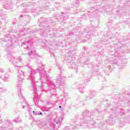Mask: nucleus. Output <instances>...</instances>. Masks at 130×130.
<instances>
[{
	"label": "nucleus",
	"mask_w": 130,
	"mask_h": 130,
	"mask_svg": "<svg viewBox=\"0 0 130 130\" xmlns=\"http://www.w3.org/2000/svg\"><path fill=\"white\" fill-rule=\"evenodd\" d=\"M95 113V111H91V112L88 110L84 111L82 113L83 117L80 118L79 123L74 119L71 120V126L72 128L73 129H79L82 126L83 128L92 127L96 124V122L94 121L93 118H92V115H94Z\"/></svg>",
	"instance_id": "f03ea898"
},
{
	"label": "nucleus",
	"mask_w": 130,
	"mask_h": 130,
	"mask_svg": "<svg viewBox=\"0 0 130 130\" xmlns=\"http://www.w3.org/2000/svg\"><path fill=\"white\" fill-rule=\"evenodd\" d=\"M9 46H8V48H9V49H12L13 48L12 45V42L9 41Z\"/></svg>",
	"instance_id": "b1692460"
},
{
	"label": "nucleus",
	"mask_w": 130,
	"mask_h": 130,
	"mask_svg": "<svg viewBox=\"0 0 130 130\" xmlns=\"http://www.w3.org/2000/svg\"><path fill=\"white\" fill-rule=\"evenodd\" d=\"M60 104H61V105H66V102H65V101H63V100H62L60 101Z\"/></svg>",
	"instance_id": "a878e982"
},
{
	"label": "nucleus",
	"mask_w": 130,
	"mask_h": 130,
	"mask_svg": "<svg viewBox=\"0 0 130 130\" xmlns=\"http://www.w3.org/2000/svg\"><path fill=\"white\" fill-rule=\"evenodd\" d=\"M9 72H10V73H11V71H10Z\"/></svg>",
	"instance_id": "a18cd8bd"
},
{
	"label": "nucleus",
	"mask_w": 130,
	"mask_h": 130,
	"mask_svg": "<svg viewBox=\"0 0 130 130\" xmlns=\"http://www.w3.org/2000/svg\"><path fill=\"white\" fill-rule=\"evenodd\" d=\"M27 111H29L30 112V111H31V110H32V108H31V107L30 106L27 105Z\"/></svg>",
	"instance_id": "393cba45"
},
{
	"label": "nucleus",
	"mask_w": 130,
	"mask_h": 130,
	"mask_svg": "<svg viewBox=\"0 0 130 130\" xmlns=\"http://www.w3.org/2000/svg\"><path fill=\"white\" fill-rule=\"evenodd\" d=\"M76 31H77V30H76V29H73V30H71L69 32V36H73V35H74L75 33H76Z\"/></svg>",
	"instance_id": "412c9836"
},
{
	"label": "nucleus",
	"mask_w": 130,
	"mask_h": 130,
	"mask_svg": "<svg viewBox=\"0 0 130 130\" xmlns=\"http://www.w3.org/2000/svg\"><path fill=\"white\" fill-rule=\"evenodd\" d=\"M56 67H57L58 70H60V71H62V67L60 66V64H59V63L56 64Z\"/></svg>",
	"instance_id": "5701e85b"
},
{
	"label": "nucleus",
	"mask_w": 130,
	"mask_h": 130,
	"mask_svg": "<svg viewBox=\"0 0 130 130\" xmlns=\"http://www.w3.org/2000/svg\"><path fill=\"white\" fill-rule=\"evenodd\" d=\"M84 49H85V50H87V49H86L85 48H84Z\"/></svg>",
	"instance_id": "a19ab883"
},
{
	"label": "nucleus",
	"mask_w": 130,
	"mask_h": 130,
	"mask_svg": "<svg viewBox=\"0 0 130 130\" xmlns=\"http://www.w3.org/2000/svg\"><path fill=\"white\" fill-rule=\"evenodd\" d=\"M83 83H87V80H86V79L83 80Z\"/></svg>",
	"instance_id": "c9c22d12"
},
{
	"label": "nucleus",
	"mask_w": 130,
	"mask_h": 130,
	"mask_svg": "<svg viewBox=\"0 0 130 130\" xmlns=\"http://www.w3.org/2000/svg\"><path fill=\"white\" fill-rule=\"evenodd\" d=\"M25 46H24V48H27L28 50V54L26 55L29 57H38V54L36 53V51L32 45V42L30 40H25L24 43H22Z\"/></svg>",
	"instance_id": "39448f33"
},
{
	"label": "nucleus",
	"mask_w": 130,
	"mask_h": 130,
	"mask_svg": "<svg viewBox=\"0 0 130 130\" xmlns=\"http://www.w3.org/2000/svg\"><path fill=\"white\" fill-rule=\"evenodd\" d=\"M83 42H86V41H83Z\"/></svg>",
	"instance_id": "37998d69"
},
{
	"label": "nucleus",
	"mask_w": 130,
	"mask_h": 130,
	"mask_svg": "<svg viewBox=\"0 0 130 130\" xmlns=\"http://www.w3.org/2000/svg\"><path fill=\"white\" fill-rule=\"evenodd\" d=\"M49 37H50V35H49Z\"/></svg>",
	"instance_id": "de8ad7c7"
},
{
	"label": "nucleus",
	"mask_w": 130,
	"mask_h": 130,
	"mask_svg": "<svg viewBox=\"0 0 130 130\" xmlns=\"http://www.w3.org/2000/svg\"><path fill=\"white\" fill-rule=\"evenodd\" d=\"M56 102H58V101H56Z\"/></svg>",
	"instance_id": "c03bdc74"
},
{
	"label": "nucleus",
	"mask_w": 130,
	"mask_h": 130,
	"mask_svg": "<svg viewBox=\"0 0 130 130\" xmlns=\"http://www.w3.org/2000/svg\"><path fill=\"white\" fill-rule=\"evenodd\" d=\"M18 61H22V58L21 57H19L18 58H15V57H12L10 59V62L13 63V64L15 65V67L17 68H22V66H18L16 65V64Z\"/></svg>",
	"instance_id": "0eeeda50"
},
{
	"label": "nucleus",
	"mask_w": 130,
	"mask_h": 130,
	"mask_svg": "<svg viewBox=\"0 0 130 130\" xmlns=\"http://www.w3.org/2000/svg\"><path fill=\"white\" fill-rule=\"evenodd\" d=\"M43 111H46L47 112H48V111L50 110V108L45 106L43 107Z\"/></svg>",
	"instance_id": "aec40b11"
},
{
	"label": "nucleus",
	"mask_w": 130,
	"mask_h": 130,
	"mask_svg": "<svg viewBox=\"0 0 130 130\" xmlns=\"http://www.w3.org/2000/svg\"><path fill=\"white\" fill-rule=\"evenodd\" d=\"M15 113H16V114L20 113V111H17V112L15 111Z\"/></svg>",
	"instance_id": "72a5a7b5"
},
{
	"label": "nucleus",
	"mask_w": 130,
	"mask_h": 130,
	"mask_svg": "<svg viewBox=\"0 0 130 130\" xmlns=\"http://www.w3.org/2000/svg\"><path fill=\"white\" fill-rule=\"evenodd\" d=\"M4 9H6V10H12V8L10 4H9L8 3L6 4L5 5H4Z\"/></svg>",
	"instance_id": "f8f14e48"
},
{
	"label": "nucleus",
	"mask_w": 130,
	"mask_h": 130,
	"mask_svg": "<svg viewBox=\"0 0 130 130\" xmlns=\"http://www.w3.org/2000/svg\"><path fill=\"white\" fill-rule=\"evenodd\" d=\"M10 39H11V36L10 35H7L5 36V41H10Z\"/></svg>",
	"instance_id": "4be33fe9"
},
{
	"label": "nucleus",
	"mask_w": 130,
	"mask_h": 130,
	"mask_svg": "<svg viewBox=\"0 0 130 130\" xmlns=\"http://www.w3.org/2000/svg\"><path fill=\"white\" fill-rule=\"evenodd\" d=\"M44 9V8L43 7H38L37 8L36 11L37 13H38V12H42V11H43Z\"/></svg>",
	"instance_id": "a211bd4d"
},
{
	"label": "nucleus",
	"mask_w": 130,
	"mask_h": 130,
	"mask_svg": "<svg viewBox=\"0 0 130 130\" xmlns=\"http://www.w3.org/2000/svg\"><path fill=\"white\" fill-rule=\"evenodd\" d=\"M49 128L50 130H55V124L52 122H51L49 124Z\"/></svg>",
	"instance_id": "ddd939ff"
},
{
	"label": "nucleus",
	"mask_w": 130,
	"mask_h": 130,
	"mask_svg": "<svg viewBox=\"0 0 130 130\" xmlns=\"http://www.w3.org/2000/svg\"><path fill=\"white\" fill-rule=\"evenodd\" d=\"M119 62V58L117 57L112 63V64H118Z\"/></svg>",
	"instance_id": "f3484780"
},
{
	"label": "nucleus",
	"mask_w": 130,
	"mask_h": 130,
	"mask_svg": "<svg viewBox=\"0 0 130 130\" xmlns=\"http://www.w3.org/2000/svg\"><path fill=\"white\" fill-rule=\"evenodd\" d=\"M61 14H63V12H61Z\"/></svg>",
	"instance_id": "79ce46f5"
},
{
	"label": "nucleus",
	"mask_w": 130,
	"mask_h": 130,
	"mask_svg": "<svg viewBox=\"0 0 130 130\" xmlns=\"http://www.w3.org/2000/svg\"><path fill=\"white\" fill-rule=\"evenodd\" d=\"M6 90L4 89L3 88H0V93H3L4 92H6Z\"/></svg>",
	"instance_id": "cd10ccee"
},
{
	"label": "nucleus",
	"mask_w": 130,
	"mask_h": 130,
	"mask_svg": "<svg viewBox=\"0 0 130 130\" xmlns=\"http://www.w3.org/2000/svg\"><path fill=\"white\" fill-rule=\"evenodd\" d=\"M3 123V120L0 119V123Z\"/></svg>",
	"instance_id": "e433bc0d"
},
{
	"label": "nucleus",
	"mask_w": 130,
	"mask_h": 130,
	"mask_svg": "<svg viewBox=\"0 0 130 130\" xmlns=\"http://www.w3.org/2000/svg\"><path fill=\"white\" fill-rule=\"evenodd\" d=\"M0 72L4 73V70H3V69H0Z\"/></svg>",
	"instance_id": "2f4dec72"
},
{
	"label": "nucleus",
	"mask_w": 130,
	"mask_h": 130,
	"mask_svg": "<svg viewBox=\"0 0 130 130\" xmlns=\"http://www.w3.org/2000/svg\"><path fill=\"white\" fill-rule=\"evenodd\" d=\"M39 22L40 23V26L43 27L41 29H36L34 32H40V34L42 35L43 37H47L48 36V32H49V25H48V21L47 18H41L39 20Z\"/></svg>",
	"instance_id": "20e7f679"
},
{
	"label": "nucleus",
	"mask_w": 130,
	"mask_h": 130,
	"mask_svg": "<svg viewBox=\"0 0 130 130\" xmlns=\"http://www.w3.org/2000/svg\"><path fill=\"white\" fill-rule=\"evenodd\" d=\"M62 107L61 106H59V108H61Z\"/></svg>",
	"instance_id": "58836bf2"
},
{
	"label": "nucleus",
	"mask_w": 130,
	"mask_h": 130,
	"mask_svg": "<svg viewBox=\"0 0 130 130\" xmlns=\"http://www.w3.org/2000/svg\"><path fill=\"white\" fill-rule=\"evenodd\" d=\"M32 113L34 115H41V116H43V113L41 112L33 111Z\"/></svg>",
	"instance_id": "2eb2a0df"
},
{
	"label": "nucleus",
	"mask_w": 130,
	"mask_h": 130,
	"mask_svg": "<svg viewBox=\"0 0 130 130\" xmlns=\"http://www.w3.org/2000/svg\"><path fill=\"white\" fill-rule=\"evenodd\" d=\"M7 55H11V54H10V52H7Z\"/></svg>",
	"instance_id": "473e14b6"
},
{
	"label": "nucleus",
	"mask_w": 130,
	"mask_h": 130,
	"mask_svg": "<svg viewBox=\"0 0 130 130\" xmlns=\"http://www.w3.org/2000/svg\"><path fill=\"white\" fill-rule=\"evenodd\" d=\"M13 121H14V122H15L16 123H20V122L22 121V120L20 119L19 117H17V118H15Z\"/></svg>",
	"instance_id": "dca6fc26"
},
{
	"label": "nucleus",
	"mask_w": 130,
	"mask_h": 130,
	"mask_svg": "<svg viewBox=\"0 0 130 130\" xmlns=\"http://www.w3.org/2000/svg\"><path fill=\"white\" fill-rule=\"evenodd\" d=\"M12 124V122L11 121H10L9 120H7V121L6 122V123H5V124H4V126L3 127V128L1 130H5L6 129V127H7L8 124Z\"/></svg>",
	"instance_id": "4468645a"
},
{
	"label": "nucleus",
	"mask_w": 130,
	"mask_h": 130,
	"mask_svg": "<svg viewBox=\"0 0 130 130\" xmlns=\"http://www.w3.org/2000/svg\"><path fill=\"white\" fill-rule=\"evenodd\" d=\"M99 126L100 128H101L102 129H103V125L102 124H99Z\"/></svg>",
	"instance_id": "c85d7f7f"
},
{
	"label": "nucleus",
	"mask_w": 130,
	"mask_h": 130,
	"mask_svg": "<svg viewBox=\"0 0 130 130\" xmlns=\"http://www.w3.org/2000/svg\"><path fill=\"white\" fill-rule=\"evenodd\" d=\"M75 3L76 4V5H79V2L77 1H76Z\"/></svg>",
	"instance_id": "7c9ffc66"
},
{
	"label": "nucleus",
	"mask_w": 130,
	"mask_h": 130,
	"mask_svg": "<svg viewBox=\"0 0 130 130\" xmlns=\"http://www.w3.org/2000/svg\"><path fill=\"white\" fill-rule=\"evenodd\" d=\"M51 116V115L48 114V115L47 116V117L48 119H51V118H50Z\"/></svg>",
	"instance_id": "c756f323"
},
{
	"label": "nucleus",
	"mask_w": 130,
	"mask_h": 130,
	"mask_svg": "<svg viewBox=\"0 0 130 130\" xmlns=\"http://www.w3.org/2000/svg\"><path fill=\"white\" fill-rule=\"evenodd\" d=\"M104 115V111H102L101 113H98L96 115V119L100 120L103 118Z\"/></svg>",
	"instance_id": "9d476101"
},
{
	"label": "nucleus",
	"mask_w": 130,
	"mask_h": 130,
	"mask_svg": "<svg viewBox=\"0 0 130 130\" xmlns=\"http://www.w3.org/2000/svg\"><path fill=\"white\" fill-rule=\"evenodd\" d=\"M95 96H96V92L94 90H90L89 95L86 97V100H90V99H92Z\"/></svg>",
	"instance_id": "1a4fd4ad"
},
{
	"label": "nucleus",
	"mask_w": 130,
	"mask_h": 130,
	"mask_svg": "<svg viewBox=\"0 0 130 130\" xmlns=\"http://www.w3.org/2000/svg\"><path fill=\"white\" fill-rule=\"evenodd\" d=\"M1 24H2V22L0 21V25H1Z\"/></svg>",
	"instance_id": "ea45409f"
},
{
	"label": "nucleus",
	"mask_w": 130,
	"mask_h": 130,
	"mask_svg": "<svg viewBox=\"0 0 130 130\" xmlns=\"http://www.w3.org/2000/svg\"><path fill=\"white\" fill-rule=\"evenodd\" d=\"M63 130H71V129L70 128V127L66 126L63 128Z\"/></svg>",
	"instance_id": "bb28decb"
},
{
	"label": "nucleus",
	"mask_w": 130,
	"mask_h": 130,
	"mask_svg": "<svg viewBox=\"0 0 130 130\" xmlns=\"http://www.w3.org/2000/svg\"><path fill=\"white\" fill-rule=\"evenodd\" d=\"M117 112H120V110H118L115 113H112V114H111V116L109 117V121H112L113 118H114V117H116L117 115H119V114H120V113H117Z\"/></svg>",
	"instance_id": "6e6552de"
},
{
	"label": "nucleus",
	"mask_w": 130,
	"mask_h": 130,
	"mask_svg": "<svg viewBox=\"0 0 130 130\" xmlns=\"http://www.w3.org/2000/svg\"><path fill=\"white\" fill-rule=\"evenodd\" d=\"M27 30H29V28H24V31H27Z\"/></svg>",
	"instance_id": "f704fd0d"
},
{
	"label": "nucleus",
	"mask_w": 130,
	"mask_h": 130,
	"mask_svg": "<svg viewBox=\"0 0 130 130\" xmlns=\"http://www.w3.org/2000/svg\"><path fill=\"white\" fill-rule=\"evenodd\" d=\"M65 78V77H61V76H57L56 80V85H59L60 86H64V82H63V80H64Z\"/></svg>",
	"instance_id": "423d86ee"
},
{
	"label": "nucleus",
	"mask_w": 130,
	"mask_h": 130,
	"mask_svg": "<svg viewBox=\"0 0 130 130\" xmlns=\"http://www.w3.org/2000/svg\"><path fill=\"white\" fill-rule=\"evenodd\" d=\"M54 121L56 124H58L61 122V118L57 117L54 119Z\"/></svg>",
	"instance_id": "9b49d317"
},
{
	"label": "nucleus",
	"mask_w": 130,
	"mask_h": 130,
	"mask_svg": "<svg viewBox=\"0 0 130 130\" xmlns=\"http://www.w3.org/2000/svg\"><path fill=\"white\" fill-rule=\"evenodd\" d=\"M37 70L32 69L29 64L26 65L29 70V74L27 80L31 82L30 87L34 90V101L36 104L39 102V98L41 95L42 91L47 92V96L49 98L52 96H56L55 92V84L50 80L49 76L46 73L42 62L37 63Z\"/></svg>",
	"instance_id": "f257e3e1"
},
{
	"label": "nucleus",
	"mask_w": 130,
	"mask_h": 130,
	"mask_svg": "<svg viewBox=\"0 0 130 130\" xmlns=\"http://www.w3.org/2000/svg\"><path fill=\"white\" fill-rule=\"evenodd\" d=\"M79 90L80 93H83L84 92V91L83 90H84V86L80 85L79 86Z\"/></svg>",
	"instance_id": "6ab92c4d"
},
{
	"label": "nucleus",
	"mask_w": 130,
	"mask_h": 130,
	"mask_svg": "<svg viewBox=\"0 0 130 130\" xmlns=\"http://www.w3.org/2000/svg\"><path fill=\"white\" fill-rule=\"evenodd\" d=\"M24 77H25V72L22 70H19L17 75V79L18 81L17 82L16 87L18 89V96L20 98L19 102L21 104L24 103L25 104L22 105V109H24L26 106H28V104H27L26 102V100H25V98H24V96H22V92H21V87H22Z\"/></svg>",
	"instance_id": "7ed1b4c3"
},
{
	"label": "nucleus",
	"mask_w": 130,
	"mask_h": 130,
	"mask_svg": "<svg viewBox=\"0 0 130 130\" xmlns=\"http://www.w3.org/2000/svg\"><path fill=\"white\" fill-rule=\"evenodd\" d=\"M19 18H23V15H20V16H19Z\"/></svg>",
	"instance_id": "4c0bfd02"
},
{
	"label": "nucleus",
	"mask_w": 130,
	"mask_h": 130,
	"mask_svg": "<svg viewBox=\"0 0 130 130\" xmlns=\"http://www.w3.org/2000/svg\"><path fill=\"white\" fill-rule=\"evenodd\" d=\"M5 79H7V77H5Z\"/></svg>",
	"instance_id": "49530a36"
}]
</instances>
